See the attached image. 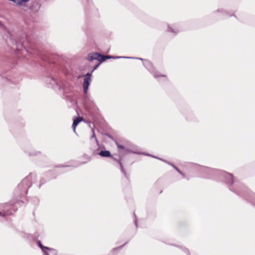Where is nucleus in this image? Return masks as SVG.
<instances>
[{
    "label": "nucleus",
    "mask_w": 255,
    "mask_h": 255,
    "mask_svg": "<svg viewBox=\"0 0 255 255\" xmlns=\"http://www.w3.org/2000/svg\"><path fill=\"white\" fill-rule=\"evenodd\" d=\"M133 59H137L141 60L143 61V65L145 67V68L154 76L155 78H158L159 77H164L165 75L161 74L160 72H158L155 70L154 67L152 65V64L148 60H144L142 58H134L133 57Z\"/></svg>",
    "instance_id": "obj_1"
},
{
    "label": "nucleus",
    "mask_w": 255,
    "mask_h": 255,
    "mask_svg": "<svg viewBox=\"0 0 255 255\" xmlns=\"http://www.w3.org/2000/svg\"><path fill=\"white\" fill-rule=\"evenodd\" d=\"M21 47H20L19 48V50H21V49H20V48H21Z\"/></svg>",
    "instance_id": "obj_23"
},
{
    "label": "nucleus",
    "mask_w": 255,
    "mask_h": 255,
    "mask_svg": "<svg viewBox=\"0 0 255 255\" xmlns=\"http://www.w3.org/2000/svg\"><path fill=\"white\" fill-rule=\"evenodd\" d=\"M82 120V118L81 117H78L74 120L73 123L72 125V128L73 129V131L74 132H76V127L78 125V124Z\"/></svg>",
    "instance_id": "obj_3"
},
{
    "label": "nucleus",
    "mask_w": 255,
    "mask_h": 255,
    "mask_svg": "<svg viewBox=\"0 0 255 255\" xmlns=\"http://www.w3.org/2000/svg\"><path fill=\"white\" fill-rule=\"evenodd\" d=\"M99 56L98 53H92L88 55V60L89 61L93 60H98V57Z\"/></svg>",
    "instance_id": "obj_4"
},
{
    "label": "nucleus",
    "mask_w": 255,
    "mask_h": 255,
    "mask_svg": "<svg viewBox=\"0 0 255 255\" xmlns=\"http://www.w3.org/2000/svg\"><path fill=\"white\" fill-rule=\"evenodd\" d=\"M21 2L28 1L29 0H20Z\"/></svg>",
    "instance_id": "obj_18"
},
{
    "label": "nucleus",
    "mask_w": 255,
    "mask_h": 255,
    "mask_svg": "<svg viewBox=\"0 0 255 255\" xmlns=\"http://www.w3.org/2000/svg\"><path fill=\"white\" fill-rule=\"evenodd\" d=\"M25 51H26V50L25 49H24L22 52L23 53V52H25Z\"/></svg>",
    "instance_id": "obj_21"
},
{
    "label": "nucleus",
    "mask_w": 255,
    "mask_h": 255,
    "mask_svg": "<svg viewBox=\"0 0 255 255\" xmlns=\"http://www.w3.org/2000/svg\"><path fill=\"white\" fill-rule=\"evenodd\" d=\"M218 11L220 12L219 13L220 14H225V11L223 9L219 10Z\"/></svg>",
    "instance_id": "obj_17"
},
{
    "label": "nucleus",
    "mask_w": 255,
    "mask_h": 255,
    "mask_svg": "<svg viewBox=\"0 0 255 255\" xmlns=\"http://www.w3.org/2000/svg\"><path fill=\"white\" fill-rule=\"evenodd\" d=\"M125 150H126V151H129V150H128V148L125 149Z\"/></svg>",
    "instance_id": "obj_22"
},
{
    "label": "nucleus",
    "mask_w": 255,
    "mask_h": 255,
    "mask_svg": "<svg viewBox=\"0 0 255 255\" xmlns=\"http://www.w3.org/2000/svg\"><path fill=\"white\" fill-rule=\"evenodd\" d=\"M15 47H12L13 49H17V50H19V48L20 47H22V45L19 43H17L16 42H15V44L14 45Z\"/></svg>",
    "instance_id": "obj_13"
},
{
    "label": "nucleus",
    "mask_w": 255,
    "mask_h": 255,
    "mask_svg": "<svg viewBox=\"0 0 255 255\" xmlns=\"http://www.w3.org/2000/svg\"><path fill=\"white\" fill-rule=\"evenodd\" d=\"M120 164H121V170H123V167H122V164H121V163H120Z\"/></svg>",
    "instance_id": "obj_20"
},
{
    "label": "nucleus",
    "mask_w": 255,
    "mask_h": 255,
    "mask_svg": "<svg viewBox=\"0 0 255 255\" xmlns=\"http://www.w3.org/2000/svg\"><path fill=\"white\" fill-rule=\"evenodd\" d=\"M99 64H98L95 67V68H94L93 71L94 70H95V69H96L97 68V67L99 66Z\"/></svg>",
    "instance_id": "obj_19"
},
{
    "label": "nucleus",
    "mask_w": 255,
    "mask_h": 255,
    "mask_svg": "<svg viewBox=\"0 0 255 255\" xmlns=\"http://www.w3.org/2000/svg\"><path fill=\"white\" fill-rule=\"evenodd\" d=\"M92 73H87L84 78V81L83 84V89L85 93L87 92L89 86L90 84V83L92 81L91 79Z\"/></svg>",
    "instance_id": "obj_2"
},
{
    "label": "nucleus",
    "mask_w": 255,
    "mask_h": 255,
    "mask_svg": "<svg viewBox=\"0 0 255 255\" xmlns=\"http://www.w3.org/2000/svg\"><path fill=\"white\" fill-rule=\"evenodd\" d=\"M117 146L119 149H125L124 146L120 145V144H117Z\"/></svg>",
    "instance_id": "obj_16"
},
{
    "label": "nucleus",
    "mask_w": 255,
    "mask_h": 255,
    "mask_svg": "<svg viewBox=\"0 0 255 255\" xmlns=\"http://www.w3.org/2000/svg\"><path fill=\"white\" fill-rule=\"evenodd\" d=\"M92 131H93V135H92V136L91 137V141H93H93L95 142V143H97L98 141H97V138L96 137L95 134L94 132L93 129H92Z\"/></svg>",
    "instance_id": "obj_14"
},
{
    "label": "nucleus",
    "mask_w": 255,
    "mask_h": 255,
    "mask_svg": "<svg viewBox=\"0 0 255 255\" xmlns=\"http://www.w3.org/2000/svg\"><path fill=\"white\" fill-rule=\"evenodd\" d=\"M38 246L42 250L43 253L44 255H50L46 251L47 247H44L43 246H42V245L41 244V243L40 242H38Z\"/></svg>",
    "instance_id": "obj_8"
},
{
    "label": "nucleus",
    "mask_w": 255,
    "mask_h": 255,
    "mask_svg": "<svg viewBox=\"0 0 255 255\" xmlns=\"http://www.w3.org/2000/svg\"><path fill=\"white\" fill-rule=\"evenodd\" d=\"M46 251L50 255H57V251L55 249L46 248Z\"/></svg>",
    "instance_id": "obj_7"
},
{
    "label": "nucleus",
    "mask_w": 255,
    "mask_h": 255,
    "mask_svg": "<svg viewBox=\"0 0 255 255\" xmlns=\"http://www.w3.org/2000/svg\"><path fill=\"white\" fill-rule=\"evenodd\" d=\"M99 154L103 157H110L111 155L110 152L107 150L101 151Z\"/></svg>",
    "instance_id": "obj_6"
},
{
    "label": "nucleus",
    "mask_w": 255,
    "mask_h": 255,
    "mask_svg": "<svg viewBox=\"0 0 255 255\" xmlns=\"http://www.w3.org/2000/svg\"><path fill=\"white\" fill-rule=\"evenodd\" d=\"M105 58H106V60L107 59H111V58H113V59H119V58H126V59H130V58H133V57H126V56H117V57H113V56H105Z\"/></svg>",
    "instance_id": "obj_5"
},
{
    "label": "nucleus",
    "mask_w": 255,
    "mask_h": 255,
    "mask_svg": "<svg viewBox=\"0 0 255 255\" xmlns=\"http://www.w3.org/2000/svg\"><path fill=\"white\" fill-rule=\"evenodd\" d=\"M225 176L228 179L230 183H232L233 182V176L232 174L225 173Z\"/></svg>",
    "instance_id": "obj_10"
},
{
    "label": "nucleus",
    "mask_w": 255,
    "mask_h": 255,
    "mask_svg": "<svg viewBox=\"0 0 255 255\" xmlns=\"http://www.w3.org/2000/svg\"><path fill=\"white\" fill-rule=\"evenodd\" d=\"M99 56L98 57V60L100 61L101 62H104L106 61V58L105 57V56L102 55L99 53Z\"/></svg>",
    "instance_id": "obj_12"
},
{
    "label": "nucleus",
    "mask_w": 255,
    "mask_h": 255,
    "mask_svg": "<svg viewBox=\"0 0 255 255\" xmlns=\"http://www.w3.org/2000/svg\"><path fill=\"white\" fill-rule=\"evenodd\" d=\"M159 159L163 161L164 162H165V163H167L168 164L172 166L174 169H175L178 171V173H179L181 175H183V174L182 173V172L180 170H179V169L176 166H175L173 164H172L170 162H169L168 161H167L163 160L160 158H159Z\"/></svg>",
    "instance_id": "obj_11"
},
{
    "label": "nucleus",
    "mask_w": 255,
    "mask_h": 255,
    "mask_svg": "<svg viewBox=\"0 0 255 255\" xmlns=\"http://www.w3.org/2000/svg\"><path fill=\"white\" fill-rule=\"evenodd\" d=\"M6 215V212L4 211H0V217H5Z\"/></svg>",
    "instance_id": "obj_15"
},
{
    "label": "nucleus",
    "mask_w": 255,
    "mask_h": 255,
    "mask_svg": "<svg viewBox=\"0 0 255 255\" xmlns=\"http://www.w3.org/2000/svg\"><path fill=\"white\" fill-rule=\"evenodd\" d=\"M167 30L168 32H172L174 34H177L179 32L177 28L172 27L170 26H168Z\"/></svg>",
    "instance_id": "obj_9"
}]
</instances>
